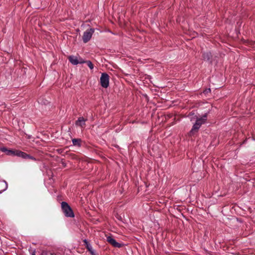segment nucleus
<instances>
[{
    "label": "nucleus",
    "mask_w": 255,
    "mask_h": 255,
    "mask_svg": "<svg viewBox=\"0 0 255 255\" xmlns=\"http://www.w3.org/2000/svg\"><path fill=\"white\" fill-rule=\"evenodd\" d=\"M207 120V114L204 115L203 116L197 118L196 122L193 125L191 130L190 131V135H193L197 132L200 128L202 125L204 124Z\"/></svg>",
    "instance_id": "nucleus-1"
},
{
    "label": "nucleus",
    "mask_w": 255,
    "mask_h": 255,
    "mask_svg": "<svg viewBox=\"0 0 255 255\" xmlns=\"http://www.w3.org/2000/svg\"><path fill=\"white\" fill-rule=\"evenodd\" d=\"M61 207L62 211L67 217H74V214L69 205L65 202H62L61 203Z\"/></svg>",
    "instance_id": "nucleus-2"
},
{
    "label": "nucleus",
    "mask_w": 255,
    "mask_h": 255,
    "mask_svg": "<svg viewBox=\"0 0 255 255\" xmlns=\"http://www.w3.org/2000/svg\"><path fill=\"white\" fill-rule=\"evenodd\" d=\"M100 84L102 87L107 88L109 85V76L106 73H102L100 77Z\"/></svg>",
    "instance_id": "nucleus-3"
},
{
    "label": "nucleus",
    "mask_w": 255,
    "mask_h": 255,
    "mask_svg": "<svg viewBox=\"0 0 255 255\" xmlns=\"http://www.w3.org/2000/svg\"><path fill=\"white\" fill-rule=\"evenodd\" d=\"M94 31L95 29L94 28H90L84 32L82 39L84 43L88 42L91 39Z\"/></svg>",
    "instance_id": "nucleus-4"
},
{
    "label": "nucleus",
    "mask_w": 255,
    "mask_h": 255,
    "mask_svg": "<svg viewBox=\"0 0 255 255\" xmlns=\"http://www.w3.org/2000/svg\"><path fill=\"white\" fill-rule=\"evenodd\" d=\"M68 59L73 65H77L78 64L85 63V61L82 58L73 55L69 56Z\"/></svg>",
    "instance_id": "nucleus-5"
},
{
    "label": "nucleus",
    "mask_w": 255,
    "mask_h": 255,
    "mask_svg": "<svg viewBox=\"0 0 255 255\" xmlns=\"http://www.w3.org/2000/svg\"><path fill=\"white\" fill-rule=\"evenodd\" d=\"M107 241L114 247L120 248L122 247V244L117 242V241L111 236L107 237Z\"/></svg>",
    "instance_id": "nucleus-6"
},
{
    "label": "nucleus",
    "mask_w": 255,
    "mask_h": 255,
    "mask_svg": "<svg viewBox=\"0 0 255 255\" xmlns=\"http://www.w3.org/2000/svg\"><path fill=\"white\" fill-rule=\"evenodd\" d=\"M16 155L19 156V157H21L23 158H29L32 160H35V158H34L32 156H30V155L25 153V152H22V151H19V150H18L16 152Z\"/></svg>",
    "instance_id": "nucleus-7"
},
{
    "label": "nucleus",
    "mask_w": 255,
    "mask_h": 255,
    "mask_svg": "<svg viewBox=\"0 0 255 255\" xmlns=\"http://www.w3.org/2000/svg\"><path fill=\"white\" fill-rule=\"evenodd\" d=\"M85 121L86 120L83 117H80L76 122V125L80 127L81 128H84L85 127Z\"/></svg>",
    "instance_id": "nucleus-8"
},
{
    "label": "nucleus",
    "mask_w": 255,
    "mask_h": 255,
    "mask_svg": "<svg viewBox=\"0 0 255 255\" xmlns=\"http://www.w3.org/2000/svg\"><path fill=\"white\" fill-rule=\"evenodd\" d=\"M83 242L85 243V245L86 246V248L90 252L91 254L92 255H95V254H94V251L93 249V248H92V246H91V245L88 242V241L86 240H84L83 241Z\"/></svg>",
    "instance_id": "nucleus-9"
},
{
    "label": "nucleus",
    "mask_w": 255,
    "mask_h": 255,
    "mask_svg": "<svg viewBox=\"0 0 255 255\" xmlns=\"http://www.w3.org/2000/svg\"><path fill=\"white\" fill-rule=\"evenodd\" d=\"M81 139L80 138H73L72 139V142L74 145L80 146L81 143Z\"/></svg>",
    "instance_id": "nucleus-10"
},
{
    "label": "nucleus",
    "mask_w": 255,
    "mask_h": 255,
    "mask_svg": "<svg viewBox=\"0 0 255 255\" xmlns=\"http://www.w3.org/2000/svg\"><path fill=\"white\" fill-rule=\"evenodd\" d=\"M211 57V54L210 52L205 53L203 54V58L204 59L209 60Z\"/></svg>",
    "instance_id": "nucleus-11"
},
{
    "label": "nucleus",
    "mask_w": 255,
    "mask_h": 255,
    "mask_svg": "<svg viewBox=\"0 0 255 255\" xmlns=\"http://www.w3.org/2000/svg\"><path fill=\"white\" fill-rule=\"evenodd\" d=\"M17 150H12L10 149H7V151L6 152V154L7 155H16V152Z\"/></svg>",
    "instance_id": "nucleus-12"
},
{
    "label": "nucleus",
    "mask_w": 255,
    "mask_h": 255,
    "mask_svg": "<svg viewBox=\"0 0 255 255\" xmlns=\"http://www.w3.org/2000/svg\"><path fill=\"white\" fill-rule=\"evenodd\" d=\"M85 63L87 64L88 66L91 69H93L94 68V65L90 61H85Z\"/></svg>",
    "instance_id": "nucleus-13"
},
{
    "label": "nucleus",
    "mask_w": 255,
    "mask_h": 255,
    "mask_svg": "<svg viewBox=\"0 0 255 255\" xmlns=\"http://www.w3.org/2000/svg\"><path fill=\"white\" fill-rule=\"evenodd\" d=\"M0 150L2 151V152H5L6 153L7 151V149L6 148V147H1L0 148Z\"/></svg>",
    "instance_id": "nucleus-14"
},
{
    "label": "nucleus",
    "mask_w": 255,
    "mask_h": 255,
    "mask_svg": "<svg viewBox=\"0 0 255 255\" xmlns=\"http://www.w3.org/2000/svg\"><path fill=\"white\" fill-rule=\"evenodd\" d=\"M210 91V89H208V90L206 91L205 92H208V91Z\"/></svg>",
    "instance_id": "nucleus-15"
},
{
    "label": "nucleus",
    "mask_w": 255,
    "mask_h": 255,
    "mask_svg": "<svg viewBox=\"0 0 255 255\" xmlns=\"http://www.w3.org/2000/svg\"><path fill=\"white\" fill-rule=\"evenodd\" d=\"M5 186L7 187V185H6V183H5ZM6 187H5L6 188Z\"/></svg>",
    "instance_id": "nucleus-16"
},
{
    "label": "nucleus",
    "mask_w": 255,
    "mask_h": 255,
    "mask_svg": "<svg viewBox=\"0 0 255 255\" xmlns=\"http://www.w3.org/2000/svg\"><path fill=\"white\" fill-rule=\"evenodd\" d=\"M5 186L7 187V185H6V183H5ZM6 187H5L6 188Z\"/></svg>",
    "instance_id": "nucleus-17"
},
{
    "label": "nucleus",
    "mask_w": 255,
    "mask_h": 255,
    "mask_svg": "<svg viewBox=\"0 0 255 255\" xmlns=\"http://www.w3.org/2000/svg\"><path fill=\"white\" fill-rule=\"evenodd\" d=\"M32 255H35V254L34 253H33Z\"/></svg>",
    "instance_id": "nucleus-18"
}]
</instances>
